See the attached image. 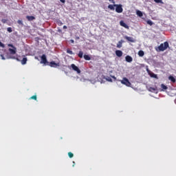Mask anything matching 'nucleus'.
<instances>
[{
	"label": "nucleus",
	"mask_w": 176,
	"mask_h": 176,
	"mask_svg": "<svg viewBox=\"0 0 176 176\" xmlns=\"http://www.w3.org/2000/svg\"><path fill=\"white\" fill-rule=\"evenodd\" d=\"M120 25H121V27H124V28H126V30H129V25H127V24H126L123 21H120Z\"/></svg>",
	"instance_id": "obj_9"
},
{
	"label": "nucleus",
	"mask_w": 176,
	"mask_h": 176,
	"mask_svg": "<svg viewBox=\"0 0 176 176\" xmlns=\"http://www.w3.org/2000/svg\"><path fill=\"white\" fill-rule=\"evenodd\" d=\"M124 39H126V41H128V42H131L132 43H135V39H134V38L130 37L129 36H125Z\"/></svg>",
	"instance_id": "obj_8"
},
{
	"label": "nucleus",
	"mask_w": 176,
	"mask_h": 176,
	"mask_svg": "<svg viewBox=\"0 0 176 176\" xmlns=\"http://www.w3.org/2000/svg\"><path fill=\"white\" fill-rule=\"evenodd\" d=\"M154 2L156 3H163V1L162 0H154Z\"/></svg>",
	"instance_id": "obj_25"
},
{
	"label": "nucleus",
	"mask_w": 176,
	"mask_h": 176,
	"mask_svg": "<svg viewBox=\"0 0 176 176\" xmlns=\"http://www.w3.org/2000/svg\"><path fill=\"white\" fill-rule=\"evenodd\" d=\"M7 31L8 32H12V28H7Z\"/></svg>",
	"instance_id": "obj_30"
},
{
	"label": "nucleus",
	"mask_w": 176,
	"mask_h": 176,
	"mask_svg": "<svg viewBox=\"0 0 176 176\" xmlns=\"http://www.w3.org/2000/svg\"><path fill=\"white\" fill-rule=\"evenodd\" d=\"M125 60L127 63H131V61H133V58L130 56H126Z\"/></svg>",
	"instance_id": "obj_12"
},
{
	"label": "nucleus",
	"mask_w": 176,
	"mask_h": 176,
	"mask_svg": "<svg viewBox=\"0 0 176 176\" xmlns=\"http://www.w3.org/2000/svg\"><path fill=\"white\" fill-rule=\"evenodd\" d=\"M60 24H63V23H62V22H60Z\"/></svg>",
	"instance_id": "obj_40"
},
{
	"label": "nucleus",
	"mask_w": 176,
	"mask_h": 176,
	"mask_svg": "<svg viewBox=\"0 0 176 176\" xmlns=\"http://www.w3.org/2000/svg\"><path fill=\"white\" fill-rule=\"evenodd\" d=\"M8 47L12 48L8 49L10 53L6 55V58H11L12 60H17V61H20V60H19V58H17V57L14 56V54L17 53V48H16V47H14L13 44H8Z\"/></svg>",
	"instance_id": "obj_1"
},
{
	"label": "nucleus",
	"mask_w": 176,
	"mask_h": 176,
	"mask_svg": "<svg viewBox=\"0 0 176 176\" xmlns=\"http://www.w3.org/2000/svg\"><path fill=\"white\" fill-rule=\"evenodd\" d=\"M49 65L53 68H57V67H60V63H56V62L52 60L50 63Z\"/></svg>",
	"instance_id": "obj_7"
},
{
	"label": "nucleus",
	"mask_w": 176,
	"mask_h": 176,
	"mask_svg": "<svg viewBox=\"0 0 176 176\" xmlns=\"http://www.w3.org/2000/svg\"><path fill=\"white\" fill-rule=\"evenodd\" d=\"M144 51L140 50V51L138 52V56L140 57H144Z\"/></svg>",
	"instance_id": "obj_18"
},
{
	"label": "nucleus",
	"mask_w": 176,
	"mask_h": 176,
	"mask_svg": "<svg viewBox=\"0 0 176 176\" xmlns=\"http://www.w3.org/2000/svg\"><path fill=\"white\" fill-rule=\"evenodd\" d=\"M120 82L122 85H125V86H127L128 87H130V86H131V82L129 81V79H127V78H123V79L120 80Z\"/></svg>",
	"instance_id": "obj_3"
},
{
	"label": "nucleus",
	"mask_w": 176,
	"mask_h": 176,
	"mask_svg": "<svg viewBox=\"0 0 176 176\" xmlns=\"http://www.w3.org/2000/svg\"><path fill=\"white\" fill-rule=\"evenodd\" d=\"M78 57H80V58H83V52H82V51L79 52Z\"/></svg>",
	"instance_id": "obj_20"
},
{
	"label": "nucleus",
	"mask_w": 176,
	"mask_h": 176,
	"mask_svg": "<svg viewBox=\"0 0 176 176\" xmlns=\"http://www.w3.org/2000/svg\"><path fill=\"white\" fill-rule=\"evenodd\" d=\"M116 4H110L108 6V8L110 9V10H115V8H116V6H115Z\"/></svg>",
	"instance_id": "obj_14"
},
{
	"label": "nucleus",
	"mask_w": 176,
	"mask_h": 176,
	"mask_svg": "<svg viewBox=\"0 0 176 176\" xmlns=\"http://www.w3.org/2000/svg\"><path fill=\"white\" fill-rule=\"evenodd\" d=\"M161 87L163 90H167V86L164 85V84H162Z\"/></svg>",
	"instance_id": "obj_23"
},
{
	"label": "nucleus",
	"mask_w": 176,
	"mask_h": 176,
	"mask_svg": "<svg viewBox=\"0 0 176 176\" xmlns=\"http://www.w3.org/2000/svg\"><path fill=\"white\" fill-rule=\"evenodd\" d=\"M73 164H75V162H73Z\"/></svg>",
	"instance_id": "obj_39"
},
{
	"label": "nucleus",
	"mask_w": 176,
	"mask_h": 176,
	"mask_svg": "<svg viewBox=\"0 0 176 176\" xmlns=\"http://www.w3.org/2000/svg\"><path fill=\"white\" fill-rule=\"evenodd\" d=\"M62 3H65V0H60Z\"/></svg>",
	"instance_id": "obj_35"
},
{
	"label": "nucleus",
	"mask_w": 176,
	"mask_h": 176,
	"mask_svg": "<svg viewBox=\"0 0 176 176\" xmlns=\"http://www.w3.org/2000/svg\"><path fill=\"white\" fill-rule=\"evenodd\" d=\"M67 53L68 54H74V52H72L71 50H69V49H67Z\"/></svg>",
	"instance_id": "obj_24"
},
{
	"label": "nucleus",
	"mask_w": 176,
	"mask_h": 176,
	"mask_svg": "<svg viewBox=\"0 0 176 176\" xmlns=\"http://www.w3.org/2000/svg\"><path fill=\"white\" fill-rule=\"evenodd\" d=\"M148 90H149V91L153 92V91H156L157 89L155 88V87H151L148 89Z\"/></svg>",
	"instance_id": "obj_21"
},
{
	"label": "nucleus",
	"mask_w": 176,
	"mask_h": 176,
	"mask_svg": "<svg viewBox=\"0 0 176 176\" xmlns=\"http://www.w3.org/2000/svg\"><path fill=\"white\" fill-rule=\"evenodd\" d=\"M0 47H5V44L2 43V42H1L0 41Z\"/></svg>",
	"instance_id": "obj_29"
},
{
	"label": "nucleus",
	"mask_w": 176,
	"mask_h": 176,
	"mask_svg": "<svg viewBox=\"0 0 176 176\" xmlns=\"http://www.w3.org/2000/svg\"><path fill=\"white\" fill-rule=\"evenodd\" d=\"M146 23L148 24V25H153V22L151 20H148Z\"/></svg>",
	"instance_id": "obj_22"
},
{
	"label": "nucleus",
	"mask_w": 176,
	"mask_h": 176,
	"mask_svg": "<svg viewBox=\"0 0 176 176\" xmlns=\"http://www.w3.org/2000/svg\"><path fill=\"white\" fill-rule=\"evenodd\" d=\"M71 67H72L73 71H76V72H77V74H80V69H79V67H78L76 65H75V64H72Z\"/></svg>",
	"instance_id": "obj_6"
},
{
	"label": "nucleus",
	"mask_w": 176,
	"mask_h": 176,
	"mask_svg": "<svg viewBox=\"0 0 176 176\" xmlns=\"http://www.w3.org/2000/svg\"><path fill=\"white\" fill-rule=\"evenodd\" d=\"M68 156H69V157L72 158V157H74V153L69 152V153H68Z\"/></svg>",
	"instance_id": "obj_28"
},
{
	"label": "nucleus",
	"mask_w": 176,
	"mask_h": 176,
	"mask_svg": "<svg viewBox=\"0 0 176 176\" xmlns=\"http://www.w3.org/2000/svg\"><path fill=\"white\" fill-rule=\"evenodd\" d=\"M150 76H151V78H157V76L153 73H151L150 74Z\"/></svg>",
	"instance_id": "obj_27"
},
{
	"label": "nucleus",
	"mask_w": 176,
	"mask_h": 176,
	"mask_svg": "<svg viewBox=\"0 0 176 176\" xmlns=\"http://www.w3.org/2000/svg\"><path fill=\"white\" fill-rule=\"evenodd\" d=\"M124 42V41L121 40V41H120L118 43V44H117V47H118V49H120V47H122V43H123Z\"/></svg>",
	"instance_id": "obj_13"
},
{
	"label": "nucleus",
	"mask_w": 176,
	"mask_h": 176,
	"mask_svg": "<svg viewBox=\"0 0 176 176\" xmlns=\"http://www.w3.org/2000/svg\"><path fill=\"white\" fill-rule=\"evenodd\" d=\"M27 58H23V60L21 61L22 65H25V64H27Z\"/></svg>",
	"instance_id": "obj_16"
},
{
	"label": "nucleus",
	"mask_w": 176,
	"mask_h": 176,
	"mask_svg": "<svg viewBox=\"0 0 176 176\" xmlns=\"http://www.w3.org/2000/svg\"><path fill=\"white\" fill-rule=\"evenodd\" d=\"M71 43H75V41L74 40H70Z\"/></svg>",
	"instance_id": "obj_36"
},
{
	"label": "nucleus",
	"mask_w": 176,
	"mask_h": 176,
	"mask_svg": "<svg viewBox=\"0 0 176 176\" xmlns=\"http://www.w3.org/2000/svg\"><path fill=\"white\" fill-rule=\"evenodd\" d=\"M1 57L3 60H6V58H5V56H3V54H1Z\"/></svg>",
	"instance_id": "obj_33"
},
{
	"label": "nucleus",
	"mask_w": 176,
	"mask_h": 176,
	"mask_svg": "<svg viewBox=\"0 0 176 176\" xmlns=\"http://www.w3.org/2000/svg\"><path fill=\"white\" fill-rule=\"evenodd\" d=\"M1 21L3 24H5L6 23L7 20L6 19H2Z\"/></svg>",
	"instance_id": "obj_32"
},
{
	"label": "nucleus",
	"mask_w": 176,
	"mask_h": 176,
	"mask_svg": "<svg viewBox=\"0 0 176 176\" xmlns=\"http://www.w3.org/2000/svg\"><path fill=\"white\" fill-rule=\"evenodd\" d=\"M32 100H36V96H33L30 98Z\"/></svg>",
	"instance_id": "obj_31"
},
{
	"label": "nucleus",
	"mask_w": 176,
	"mask_h": 176,
	"mask_svg": "<svg viewBox=\"0 0 176 176\" xmlns=\"http://www.w3.org/2000/svg\"><path fill=\"white\" fill-rule=\"evenodd\" d=\"M116 54L118 57H122V56H123V52L120 50H117L116 51Z\"/></svg>",
	"instance_id": "obj_10"
},
{
	"label": "nucleus",
	"mask_w": 176,
	"mask_h": 176,
	"mask_svg": "<svg viewBox=\"0 0 176 176\" xmlns=\"http://www.w3.org/2000/svg\"><path fill=\"white\" fill-rule=\"evenodd\" d=\"M169 80H170L171 82H173V83H175V78L173 76H170L168 77Z\"/></svg>",
	"instance_id": "obj_17"
},
{
	"label": "nucleus",
	"mask_w": 176,
	"mask_h": 176,
	"mask_svg": "<svg viewBox=\"0 0 176 176\" xmlns=\"http://www.w3.org/2000/svg\"><path fill=\"white\" fill-rule=\"evenodd\" d=\"M17 23L18 24H19V25H24V24L23 23V21L21 20H18Z\"/></svg>",
	"instance_id": "obj_26"
},
{
	"label": "nucleus",
	"mask_w": 176,
	"mask_h": 176,
	"mask_svg": "<svg viewBox=\"0 0 176 176\" xmlns=\"http://www.w3.org/2000/svg\"><path fill=\"white\" fill-rule=\"evenodd\" d=\"M116 6V12L117 13H122L123 12V8L122 7L121 4H115Z\"/></svg>",
	"instance_id": "obj_4"
},
{
	"label": "nucleus",
	"mask_w": 176,
	"mask_h": 176,
	"mask_svg": "<svg viewBox=\"0 0 176 176\" xmlns=\"http://www.w3.org/2000/svg\"><path fill=\"white\" fill-rule=\"evenodd\" d=\"M168 46V42L166 41L164 43L160 45V46L158 47V50L160 52H164V50H166Z\"/></svg>",
	"instance_id": "obj_2"
},
{
	"label": "nucleus",
	"mask_w": 176,
	"mask_h": 176,
	"mask_svg": "<svg viewBox=\"0 0 176 176\" xmlns=\"http://www.w3.org/2000/svg\"><path fill=\"white\" fill-rule=\"evenodd\" d=\"M63 30H67V25L63 26Z\"/></svg>",
	"instance_id": "obj_37"
},
{
	"label": "nucleus",
	"mask_w": 176,
	"mask_h": 176,
	"mask_svg": "<svg viewBox=\"0 0 176 176\" xmlns=\"http://www.w3.org/2000/svg\"><path fill=\"white\" fill-rule=\"evenodd\" d=\"M109 2H111V3H114L115 4V0H109Z\"/></svg>",
	"instance_id": "obj_34"
},
{
	"label": "nucleus",
	"mask_w": 176,
	"mask_h": 176,
	"mask_svg": "<svg viewBox=\"0 0 176 176\" xmlns=\"http://www.w3.org/2000/svg\"><path fill=\"white\" fill-rule=\"evenodd\" d=\"M85 60H87V61H89V60H91L90 56L89 55H84Z\"/></svg>",
	"instance_id": "obj_19"
},
{
	"label": "nucleus",
	"mask_w": 176,
	"mask_h": 176,
	"mask_svg": "<svg viewBox=\"0 0 176 176\" xmlns=\"http://www.w3.org/2000/svg\"><path fill=\"white\" fill-rule=\"evenodd\" d=\"M41 64H45V65H46V64H49V62H47V59L46 58V55L45 54H43L41 56V60L40 62Z\"/></svg>",
	"instance_id": "obj_5"
},
{
	"label": "nucleus",
	"mask_w": 176,
	"mask_h": 176,
	"mask_svg": "<svg viewBox=\"0 0 176 176\" xmlns=\"http://www.w3.org/2000/svg\"><path fill=\"white\" fill-rule=\"evenodd\" d=\"M26 19H27V20H28V21H34V20H35V16H27Z\"/></svg>",
	"instance_id": "obj_11"
},
{
	"label": "nucleus",
	"mask_w": 176,
	"mask_h": 176,
	"mask_svg": "<svg viewBox=\"0 0 176 176\" xmlns=\"http://www.w3.org/2000/svg\"><path fill=\"white\" fill-rule=\"evenodd\" d=\"M136 14L137 16H138L139 17H142V16H144V14H142V12L140 11V10H137L136 11Z\"/></svg>",
	"instance_id": "obj_15"
},
{
	"label": "nucleus",
	"mask_w": 176,
	"mask_h": 176,
	"mask_svg": "<svg viewBox=\"0 0 176 176\" xmlns=\"http://www.w3.org/2000/svg\"><path fill=\"white\" fill-rule=\"evenodd\" d=\"M113 78L114 79H116V78L115 76H113Z\"/></svg>",
	"instance_id": "obj_38"
}]
</instances>
